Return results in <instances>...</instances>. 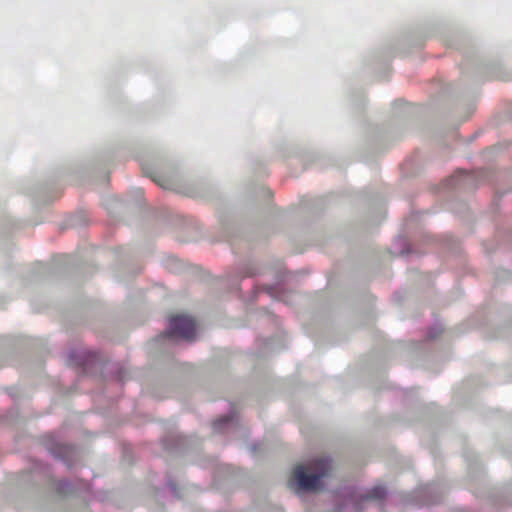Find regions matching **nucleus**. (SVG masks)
Here are the masks:
<instances>
[{
  "label": "nucleus",
  "mask_w": 512,
  "mask_h": 512,
  "mask_svg": "<svg viewBox=\"0 0 512 512\" xmlns=\"http://www.w3.org/2000/svg\"><path fill=\"white\" fill-rule=\"evenodd\" d=\"M310 469L313 473H307L303 465H298L292 472L289 487L295 485L303 491H317L320 489V479L327 476L331 470V460L327 457H319L310 462Z\"/></svg>",
  "instance_id": "obj_1"
},
{
  "label": "nucleus",
  "mask_w": 512,
  "mask_h": 512,
  "mask_svg": "<svg viewBox=\"0 0 512 512\" xmlns=\"http://www.w3.org/2000/svg\"><path fill=\"white\" fill-rule=\"evenodd\" d=\"M196 333L195 320L187 315H174L169 319V330L163 337L178 336L187 340L194 338Z\"/></svg>",
  "instance_id": "obj_2"
},
{
  "label": "nucleus",
  "mask_w": 512,
  "mask_h": 512,
  "mask_svg": "<svg viewBox=\"0 0 512 512\" xmlns=\"http://www.w3.org/2000/svg\"><path fill=\"white\" fill-rule=\"evenodd\" d=\"M386 495V490L384 487L377 486L374 487L369 494L366 496V499H383Z\"/></svg>",
  "instance_id": "obj_3"
},
{
  "label": "nucleus",
  "mask_w": 512,
  "mask_h": 512,
  "mask_svg": "<svg viewBox=\"0 0 512 512\" xmlns=\"http://www.w3.org/2000/svg\"><path fill=\"white\" fill-rule=\"evenodd\" d=\"M153 181L163 189H171L172 181L165 176H151Z\"/></svg>",
  "instance_id": "obj_4"
},
{
  "label": "nucleus",
  "mask_w": 512,
  "mask_h": 512,
  "mask_svg": "<svg viewBox=\"0 0 512 512\" xmlns=\"http://www.w3.org/2000/svg\"><path fill=\"white\" fill-rule=\"evenodd\" d=\"M230 419L228 417H224V418H221L217 421L214 422V429L217 431V430H220V425L222 423H227Z\"/></svg>",
  "instance_id": "obj_5"
}]
</instances>
